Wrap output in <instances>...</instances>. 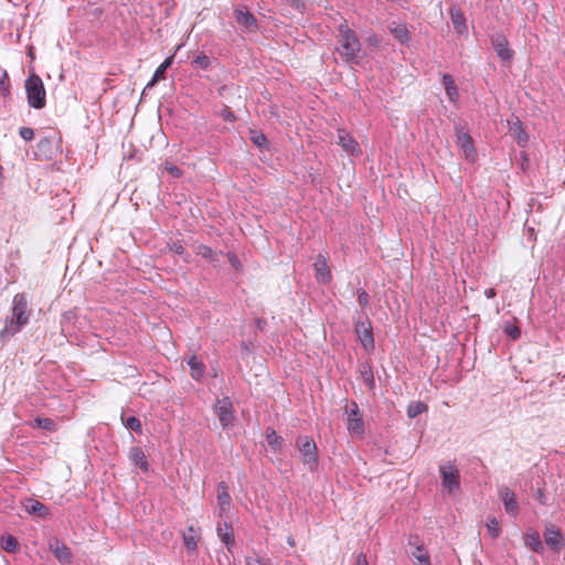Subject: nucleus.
Instances as JSON below:
<instances>
[{
    "instance_id": "nucleus-1",
    "label": "nucleus",
    "mask_w": 565,
    "mask_h": 565,
    "mask_svg": "<svg viewBox=\"0 0 565 565\" xmlns=\"http://www.w3.org/2000/svg\"><path fill=\"white\" fill-rule=\"evenodd\" d=\"M30 319V310L26 296L17 294L12 300L11 317L6 319L4 327L0 331V341L4 342L17 334Z\"/></svg>"
},
{
    "instance_id": "nucleus-2",
    "label": "nucleus",
    "mask_w": 565,
    "mask_h": 565,
    "mask_svg": "<svg viewBox=\"0 0 565 565\" xmlns=\"http://www.w3.org/2000/svg\"><path fill=\"white\" fill-rule=\"evenodd\" d=\"M339 54L349 62H356L361 51V43L355 33L344 22L338 26Z\"/></svg>"
},
{
    "instance_id": "nucleus-3",
    "label": "nucleus",
    "mask_w": 565,
    "mask_h": 565,
    "mask_svg": "<svg viewBox=\"0 0 565 565\" xmlns=\"http://www.w3.org/2000/svg\"><path fill=\"white\" fill-rule=\"evenodd\" d=\"M24 86L29 106L34 109L44 108L46 105V93L41 77L36 74L29 75Z\"/></svg>"
},
{
    "instance_id": "nucleus-4",
    "label": "nucleus",
    "mask_w": 565,
    "mask_h": 565,
    "mask_svg": "<svg viewBox=\"0 0 565 565\" xmlns=\"http://www.w3.org/2000/svg\"><path fill=\"white\" fill-rule=\"evenodd\" d=\"M296 447L301 455L302 463L312 472L318 469L319 456L315 440L309 436H299Z\"/></svg>"
},
{
    "instance_id": "nucleus-5",
    "label": "nucleus",
    "mask_w": 565,
    "mask_h": 565,
    "mask_svg": "<svg viewBox=\"0 0 565 565\" xmlns=\"http://www.w3.org/2000/svg\"><path fill=\"white\" fill-rule=\"evenodd\" d=\"M214 412L223 428H228L234 425L235 412L230 397L225 396L217 399L214 405Z\"/></svg>"
},
{
    "instance_id": "nucleus-6",
    "label": "nucleus",
    "mask_w": 565,
    "mask_h": 565,
    "mask_svg": "<svg viewBox=\"0 0 565 565\" xmlns=\"http://www.w3.org/2000/svg\"><path fill=\"white\" fill-rule=\"evenodd\" d=\"M348 416V431L351 436L362 437L364 435V424L355 402H351L345 406Z\"/></svg>"
},
{
    "instance_id": "nucleus-7",
    "label": "nucleus",
    "mask_w": 565,
    "mask_h": 565,
    "mask_svg": "<svg viewBox=\"0 0 565 565\" xmlns=\"http://www.w3.org/2000/svg\"><path fill=\"white\" fill-rule=\"evenodd\" d=\"M337 143L351 157H359L362 153L358 140L344 128L337 129Z\"/></svg>"
},
{
    "instance_id": "nucleus-8",
    "label": "nucleus",
    "mask_w": 565,
    "mask_h": 565,
    "mask_svg": "<svg viewBox=\"0 0 565 565\" xmlns=\"http://www.w3.org/2000/svg\"><path fill=\"white\" fill-rule=\"evenodd\" d=\"M456 145L462 151L463 157L473 162L477 158V151L473 146V141L469 132L462 128H456Z\"/></svg>"
},
{
    "instance_id": "nucleus-9",
    "label": "nucleus",
    "mask_w": 565,
    "mask_h": 565,
    "mask_svg": "<svg viewBox=\"0 0 565 565\" xmlns=\"http://www.w3.org/2000/svg\"><path fill=\"white\" fill-rule=\"evenodd\" d=\"M354 331L363 349L367 352L373 351L374 337L369 318H366L365 321L358 320L355 322Z\"/></svg>"
},
{
    "instance_id": "nucleus-10",
    "label": "nucleus",
    "mask_w": 565,
    "mask_h": 565,
    "mask_svg": "<svg viewBox=\"0 0 565 565\" xmlns=\"http://www.w3.org/2000/svg\"><path fill=\"white\" fill-rule=\"evenodd\" d=\"M509 131L519 146L525 147L529 142V135L518 116L512 115L508 120Z\"/></svg>"
},
{
    "instance_id": "nucleus-11",
    "label": "nucleus",
    "mask_w": 565,
    "mask_h": 565,
    "mask_svg": "<svg viewBox=\"0 0 565 565\" xmlns=\"http://www.w3.org/2000/svg\"><path fill=\"white\" fill-rule=\"evenodd\" d=\"M441 484L449 492H452L459 488V471L455 465H446L440 468Z\"/></svg>"
},
{
    "instance_id": "nucleus-12",
    "label": "nucleus",
    "mask_w": 565,
    "mask_h": 565,
    "mask_svg": "<svg viewBox=\"0 0 565 565\" xmlns=\"http://www.w3.org/2000/svg\"><path fill=\"white\" fill-rule=\"evenodd\" d=\"M545 543L555 552L561 551L565 545V540L561 531L553 524L545 527L543 533Z\"/></svg>"
},
{
    "instance_id": "nucleus-13",
    "label": "nucleus",
    "mask_w": 565,
    "mask_h": 565,
    "mask_svg": "<svg viewBox=\"0 0 565 565\" xmlns=\"http://www.w3.org/2000/svg\"><path fill=\"white\" fill-rule=\"evenodd\" d=\"M492 46L498 56L505 62H510L513 58L514 52L510 49L509 41L502 34H495L491 39Z\"/></svg>"
},
{
    "instance_id": "nucleus-14",
    "label": "nucleus",
    "mask_w": 565,
    "mask_h": 565,
    "mask_svg": "<svg viewBox=\"0 0 565 565\" xmlns=\"http://www.w3.org/2000/svg\"><path fill=\"white\" fill-rule=\"evenodd\" d=\"M50 551L54 554L60 563L68 564L72 561V553L68 546L57 539L51 540L49 543Z\"/></svg>"
},
{
    "instance_id": "nucleus-15",
    "label": "nucleus",
    "mask_w": 565,
    "mask_h": 565,
    "mask_svg": "<svg viewBox=\"0 0 565 565\" xmlns=\"http://www.w3.org/2000/svg\"><path fill=\"white\" fill-rule=\"evenodd\" d=\"M500 497L503 501L504 509L508 514L516 516L519 513V504L514 493L507 487L500 490Z\"/></svg>"
},
{
    "instance_id": "nucleus-16",
    "label": "nucleus",
    "mask_w": 565,
    "mask_h": 565,
    "mask_svg": "<svg viewBox=\"0 0 565 565\" xmlns=\"http://www.w3.org/2000/svg\"><path fill=\"white\" fill-rule=\"evenodd\" d=\"M313 268L316 271V278L320 282H326L330 280V268L327 262V258L323 255H318L315 263Z\"/></svg>"
},
{
    "instance_id": "nucleus-17",
    "label": "nucleus",
    "mask_w": 565,
    "mask_h": 565,
    "mask_svg": "<svg viewBox=\"0 0 565 565\" xmlns=\"http://www.w3.org/2000/svg\"><path fill=\"white\" fill-rule=\"evenodd\" d=\"M234 17L236 22L246 29L256 26V18L246 8L235 9Z\"/></svg>"
},
{
    "instance_id": "nucleus-18",
    "label": "nucleus",
    "mask_w": 565,
    "mask_h": 565,
    "mask_svg": "<svg viewBox=\"0 0 565 565\" xmlns=\"http://www.w3.org/2000/svg\"><path fill=\"white\" fill-rule=\"evenodd\" d=\"M450 18L457 33L466 34L468 31L466 18L459 7H452L450 9Z\"/></svg>"
},
{
    "instance_id": "nucleus-19",
    "label": "nucleus",
    "mask_w": 565,
    "mask_h": 565,
    "mask_svg": "<svg viewBox=\"0 0 565 565\" xmlns=\"http://www.w3.org/2000/svg\"><path fill=\"white\" fill-rule=\"evenodd\" d=\"M173 63V56H168L154 71L152 78L148 82L146 85L143 93L148 89L153 87L159 81L164 79V73L172 65Z\"/></svg>"
},
{
    "instance_id": "nucleus-20",
    "label": "nucleus",
    "mask_w": 565,
    "mask_h": 565,
    "mask_svg": "<svg viewBox=\"0 0 565 565\" xmlns=\"http://www.w3.org/2000/svg\"><path fill=\"white\" fill-rule=\"evenodd\" d=\"M186 363L190 367V374L193 380L200 381L203 379L205 374V366L202 361L199 360V358L195 354H192L186 360Z\"/></svg>"
},
{
    "instance_id": "nucleus-21",
    "label": "nucleus",
    "mask_w": 565,
    "mask_h": 565,
    "mask_svg": "<svg viewBox=\"0 0 565 565\" xmlns=\"http://www.w3.org/2000/svg\"><path fill=\"white\" fill-rule=\"evenodd\" d=\"M129 459L138 466L143 472L149 470V463L147 456L141 447H132L129 451Z\"/></svg>"
},
{
    "instance_id": "nucleus-22",
    "label": "nucleus",
    "mask_w": 565,
    "mask_h": 565,
    "mask_svg": "<svg viewBox=\"0 0 565 565\" xmlns=\"http://www.w3.org/2000/svg\"><path fill=\"white\" fill-rule=\"evenodd\" d=\"M217 535L221 541L226 545L227 550L231 551L234 546V532L230 523H224L217 526Z\"/></svg>"
},
{
    "instance_id": "nucleus-23",
    "label": "nucleus",
    "mask_w": 565,
    "mask_h": 565,
    "mask_svg": "<svg viewBox=\"0 0 565 565\" xmlns=\"http://www.w3.org/2000/svg\"><path fill=\"white\" fill-rule=\"evenodd\" d=\"M524 544L533 550L535 553L543 552V544L537 531L530 530L524 534Z\"/></svg>"
},
{
    "instance_id": "nucleus-24",
    "label": "nucleus",
    "mask_w": 565,
    "mask_h": 565,
    "mask_svg": "<svg viewBox=\"0 0 565 565\" xmlns=\"http://www.w3.org/2000/svg\"><path fill=\"white\" fill-rule=\"evenodd\" d=\"M443 84L445 86L446 95L451 103H457L458 100V89L456 83L451 75L444 74L443 75Z\"/></svg>"
},
{
    "instance_id": "nucleus-25",
    "label": "nucleus",
    "mask_w": 565,
    "mask_h": 565,
    "mask_svg": "<svg viewBox=\"0 0 565 565\" xmlns=\"http://www.w3.org/2000/svg\"><path fill=\"white\" fill-rule=\"evenodd\" d=\"M391 33L402 44H408L411 41L409 32L406 25L403 23H394L391 26Z\"/></svg>"
},
{
    "instance_id": "nucleus-26",
    "label": "nucleus",
    "mask_w": 565,
    "mask_h": 565,
    "mask_svg": "<svg viewBox=\"0 0 565 565\" xmlns=\"http://www.w3.org/2000/svg\"><path fill=\"white\" fill-rule=\"evenodd\" d=\"M184 546L189 552H196L199 534L193 526H189L188 532L182 535Z\"/></svg>"
},
{
    "instance_id": "nucleus-27",
    "label": "nucleus",
    "mask_w": 565,
    "mask_h": 565,
    "mask_svg": "<svg viewBox=\"0 0 565 565\" xmlns=\"http://www.w3.org/2000/svg\"><path fill=\"white\" fill-rule=\"evenodd\" d=\"M25 508L29 513L35 514L43 519H45L50 515L49 508L38 500H33V499L29 500V504Z\"/></svg>"
},
{
    "instance_id": "nucleus-28",
    "label": "nucleus",
    "mask_w": 565,
    "mask_h": 565,
    "mask_svg": "<svg viewBox=\"0 0 565 565\" xmlns=\"http://www.w3.org/2000/svg\"><path fill=\"white\" fill-rule=\"evenodd\" d=\"M217 503L222 512H225L230 509L231 497L224 482L218 484Z\"/></svg>"
},
{
    "instance_id": "nucleus-29",
    "label": "nucleus",
    "mask_w": 565,
    "mask_h": 565,
    "mask_svg": "<svg viewBox=\"0 0 565 565\" xmlns=\"http://www.w3.org/2000/svg\"><path fill=\"white\" fill-rule=\"evenodd\" d=\"M0 543H1L2 550L8 553L13 554V553L18 552V550H19V543H18L17 539L11 534L2 535L0 537Z\"/></svg>"
},
{
    "instance_id": "nucleus-30",
    "label": "nucleus",
    "mask_w": 565,
    "mask_h": 565,
    "mask_svg": "<svg viewBox=\"0 0 565 565\" xmlns=\"http://www.w3.org/2000/svg\"><path fill=\"white\" fill-rule=\"evenodd\" d=\"M266 440L274 450H280L282 447L284 439L280 437L275 429L268 428L266 431Z\"/></svg>"
},
{
    "instance_id": "nucleus-31",
    "label": "nucleus",
    "mask_w": 565,
    "mask_h": 565,
    "mask_svg": "<svg viewBox=\"0 0 565 565\" xmlns=\"http://www.w3.org/2000/svg\"><path fill=\"white\" fill-rule=\"evenodd\" d=\"M428 406L420 401L411 402L407 406V416L409 418H415L416 416L427 412Z\"/></svg>"
},
{
    "instance_id": "nucleus-32",
    "label": "nucleus",
    "mask_w": 565,
    "mask_h": 565,
    "mask_svg": "<svg viewBox=\"0 0 565 565\" xmlns=\"http://www.w3.org/2000/svg\"><path fill=\"white\" fill-rule=\"evenodd\" d=\"M0 93L4 97L10 95L9 75L2 67H0Z\"/></svg>"
},
{
    "instance_id": "nucleus-33",
    "label": "nucleus",
    "mask_w": 565,
    "mask_h": 565,
    "mask_svg": "<svg viewBox=\"0 0 565 565\" xmlns=\"http://www.w3.org/2000/svg\"><path fill=\"white\" fill-rule=\"evenodd\" d=\"M195 253L196 255L210 260V262H214L215 260V253L212 250L211 247L206 246V245H203V244H200L196 246L195 248Z\"/></svg>"
},
{
    "instance_id": "nucleus-34",
    "label": "nucleus",
    "mask_w": 565,
    "mask_h": 565,
    "mask_svg": "<svg viewBox=\"0 0 565 565\" xmlns=\"http://www.w3.org/2000/svg\"><path fill=\"white\" fill-rule=\"evenodd\" d=\"M361 376L371 390L374 388L375 381H374L373 372L367 364L362 365Z\"/></svg>"
},
{
    "instance_id": "nucleus-35",
    "label": "nucleus",
    "mask_w": 565,
    "mask_h": 565,
    "mask_svg": "<svg viewBox=\"0 0 565 565\" xmlns=\"http://www.w3.org/2000/svg\"><path fill=\"white\" fill-rule=\"evenodd\" d=\"M250 139L258 147V148H267L268 147V141H267V138L264 134L259 132V131H256V130H252L250 131Z\"/></svg>"
},
{
    "instance_id": "nucleus-36",
    "label": "nucleus",
    "mask_w": 565,
    "mask_h": 565,
    "mask_svg": "<svg viewBox=\"0 0 565 565\" xmlns=\"http://www.w3.org/2000/svg\"><path fill=\"white\" fill-rule=\"evenodd\" d=\"M486 525H487L489 534L493 539L499 537V535L501 533V529H500V523H499V521L495 518H492V519L488 520Z\"/></svg>"
},
{
    "instance_id": "nucleus-37",
    "label": "nucleus",
    "mask_w": 565,
    "mask_h": 565,
    "mask_svg": "<svg viewBox=\"0 0 565 565\" xmlns=\"http://www.w3.org/2000/svg\"><path fill=\"white\" fill-rule=\"evenodd\" d=\"M126 428L131 429L136 433L142 431L141 422L136 416H130L124 422Z\"/></svg>"
},
{
    "instance_id": "nucleus-38",
    "label": "nucleus",
    "mask_w": 565,
    "mask_h": 565,
    "mask_svg": "<svg viewBox=\"0 0 565 565\" xmlns=\"http://www.w3.org/2000/svg\"><path fill=\"white\" fill-rule=\"evenodd\" d=\"M34 424L36 427L45 429V430H54L55 429V423L51 418H42L38 417L34 420Z\"/></svg>"
},
{
    "instance_id": "nucleus-39",
    "label": "nucleus",
    "mask_w": 565,
    "mask_h": 565,
    "mask_svg": "<svg viewBox=\"0 0 565 565\" xmlns=\"http://www.w3.org/2000/svg\"><path fill=\"white\" fill-rule=\"evenodd\" d=\"M503 330L513 340H518L521 337L520 329L516 326L512 324V323H505Z\"/></svg>"
},
{
    "instance_id": "nucleus-40",
    "label": "nucleus",
    "mask_w": 565,
    "mask_h": 565,
    "mask_svg": "<svg viewBox=\"0 0 565 565\" xmlns=\"http://www.w3.org/2000/svg\"><path fill=\"white\" fill-rule=\"evenodd\" d=\"M193 64L198 65L199 67L206 70L210 66V58L205 54H199L194 60Z\"/></svg>"
},
{
    "instance_id": "nucleus-41",
    "label": "nucleus",
    "mask_w": 565,
    "mask_h": 565,
    "mask_svg": "<svg viewBox=\"0 0 565 565\" xmlns=\"http://www.w3.org/2000/svg\"><path fill=\"white\" fill-rule=\"evenodd\" d=\"M163 168L173 178H180L182 175V171L171 162H166Z\"/></svg>"
},
{
    "instance_id": "nucleus-42",
    "label": "nucleus",
    "mask_w": 565,
    "mask_h": 565,
    "mask_svg": "<svg viewBox=\"0 0 565 565\" xmlns=\"http://www.w3.org/2000/svg\"><path fill=\"white\" fill-rule=\"evenodd\" d=\"M19 135L20 137L25 140V141H30L33 139L34 137V131L32 128H29V127H22L20 128L19 130Z\"/></svg>"
},
{
    "instance_id": "nucleus-43",
    "label": "nucleus",
    "mask_w": 565,
    "mask_h": 565,
    "mask_svg": "<svg viewBox=\"0 0 565 565\" xmlns=\"http://www.w3.org/2000/svg\"><path fill=\"white\" fill-rule=\"evenodd\" d=\"M168 247L175 255H179V256H185L186 255L184 247L180 243L169 244Z\"/></svg>"
},
{
    "instance_id": "nucleus-44",
    "label": "nucleus",
    "mask_w": 565,
    "mask_h": 565,
    "mask_svg": "<svg viewBox=\"0 0 565 565\" xmlns=\"http://www.w3.org/2000/svg\"><path fill=\"white\" fill-rule=\"evenodd\" d=\"M358 301L361 307H363V308L367 307L369 306V294L363 289H359L358 290Z\"/></svg>"
},
{
    "instance_id": "nucleus-45",
    "label": "nucleus",
    "mask_w": 565,
    "mask_h": 565,
    "mask_svg": "<svg viewBox=\"0 0 565 565\" xmlns=\"http://www.w3.org/2000/svg\"><path fill=\"white\" fill-rule=\"evenodd\" d=\"M429 556L428 552L425 550L423 545H418L413 552V557L418 561V557Z\"/></svg>"
},
{
    "instance_id": "nucleus-46",
    "label": "nucleus",
    "mask_w": 565,
    "mask_h": 565,
    "mask_svg": "<svg viewBox=\"0 0 565 565\" xmlns=\"http://www.w3.org/2000/svg\"><path fill=\"white\" fill-rule=\"evenodd\" d=\"M227 258H228V262L231 263V265L236 269L238 270L241 268V263L237 258V256L234 254V253H228L227 254Z\"/></svg>"
},
{
    "instance_id": "nucleus-47",
    "label": "nucleus",
    "mask_w": 565,
    "mask_h": 565,
    "mask_svg": "<svg viewBox=\"0 0 565 565\" xmlns=\"http://www.w3.org/2000/svg\"><path fill=\"white\" fill-rule=\"evenodd\" d=\"M73 317H74V312L73 311H68V312H65L63 315L62 331H68V329L65 326V322L71 320Z\"/></svg>"
},
{
    "instance_id": "nucleus-48",
    "label": "nucleus",
    "mask_w": 565,
    "mask_h": 565,
    "mask_svg": "<svg viewBox=\"0 0 565 565\" xmlns=\"http://www.w3.org/2000/svg\"><path fill=\"white\" fill-rule=\"evenodd\" d=\"M245 565H264L262 559L258 557H245Z\"/></svg>"
},
{
    "instance_id": "nucleus-49",
    "label": "nucleus",
    "mask_w": 565,
    "mask_h": 565,
    "mask_svg": "<svg viewBox=\"0 0 565 565\" xmlns=\"http://www.w3.org/2000/svg\"><path fill=\"white\" fill-rule=\"evenodd\" d=\"M355 565H369L366 555L364 553L358 554Z\"/></svg>"
},
{
    "instance_id": "nucleus-50",
    "label": "nucleus",
    "mask_w": 565,
    "mask_h": 565,
    "mask_svg": "<svg viewBox=\"0 0 565 565\" xmlns=\"http://www.w3.org/2000/svg\"><path fill=\"white\" fill-rule=\"evenodd\" d=\"M50 145H51V140L49 138H44V139L40 140L38 147L40 150H45L50 147Z\"/></svg>"
},
{
    "instance_id": "nucleus-51",
    "label": "nucleus",
    "mask_w": 565,
    "mask_h": 565,
    "mask_svg": "<svg viewBox=\"0 0 565 565\" xmlns=\"http://www.w3.org/2000/svg\"><path fill=\"white\" fill-rule=\"evenodd\" d=\"M416 562H417L416 565H431L429 556L418 557V561H416Z\"/></svg>"
},
{
    "instance_id": "nucleus-52",
    "label": "nucleus",
    "mask_w": 565,
    "mask_h": 565,
    "mask_svg": "<svg viewBox=\"0 0 565 565\" xmlns=\"http://www.w3.org/2000/svg\"><path fill=\"white\" fill-rule=\"evenodd\" d=\"M484 295L487 298H493L497 295V292L493 288H489L484 291Z\"/></svg>"
},
{
    "instance_id": "nucleus-53",
    "label": "nucleus",
    "mask_w": 565,
    "mask_h": 565,
    "mask_svg": "<svg viewBox=\"0 0 565 565\" xmlns=\"http://www.w3.org/2000/svg\"><path fill=\"white\" fill-rule=\"evenodd\" d=\"M537 500L542 503V504H545V495L543 493L542 490H539L537 491Z\"/></svg>"
},
{
    "instance_id": "nucleus-54",
    "label": "nucleus",
    "mask_w": 565,
    "mask_h": 565,
    "mask_svg": "<svg viewBox=\"0 0 565 565\" xmlns=\"http://www.w3.org/2000/svg\"><path fill=\"white\" fill-rule=\"evenodd\" d=\"M224 118L227 119V120H234L235 119V116L232 111L227 110L225 114H224Z\"/></svg>"
},
{
    "instance_id": "nucleus-55",
    "label": "nucleus",
    "mask_w": 565,
    "mask_h": 565,
    "mask_svg": "<svg viewBox=\"0 0 565 565\" xmlns=\"http://www.w3.org/2000/svg\"><path fill=\"white\" fill-rule=\"evenodd\" d=\"M265 324H266V321H265V320H263V319H257V320H256V327H257L258 329H263Z\"/></svg>"
},
{
    "instance_id": "nucleus-56",
    "label": "nucleus",
    "mask_w": 565,
    "mask_h": 565,
    "mask_svg": "<svg viewBox=\"0 0 565 565\" xmlns=\"http://www.w3.org/2000/svg\"><path fill=\"white\" fill-rule=\"evenodd\" d=\"M287 543H288V545H289L290 547H294V546L296 545V541H295L294 536H291V535H290V536H288V537H287Z\"/></svg>"
},
{
    "instance_id": "nucleus-57",
    "label": "nucleus",
    "mask_w": 565,
    "mask_h": 565,
    "mask_svg": "<svg viewBox=\"0 0 565 565\" xmlns=\"http://www.w3.org/2000/svg\"><path fill=\"white\" fill-rule=\"evenodd\" d=\"M295 1H296L297 4L300 3V0H295Z\"/></svg>"
}]
</instances>
